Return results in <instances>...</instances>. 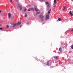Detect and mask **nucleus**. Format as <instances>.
Wrapping results in <instances>:
<instances>
[{"instance_id": "1", "label": "nucleus", "mask_w": 73, "mask_h": 73, "mask_svg": "<svg viewBox=\"0 0 73 73\" xmlns=\"http://www.w3.org/2000/svg\"><path fill=\"white\" fill-rule=\"evenodd\" d=\"M38 17L40 19L41 21H44V17L43 15H40Z\"/></svg>"}, {"instance_id": "2", "label": "nucleus", "mask_w": 73, "mask_h": 73, "mask_svg": "<svg viewBox=\"0 0 73 73\" xmlns=\"http://www.w3.org/2000/svg\"><path fill=\"white\" fill-rule=\"evenodd\" d=\"M18 24H19V25L20 24H21V22H18V23L15 24H13V23H11V25H13L11 26L10 27H15V26H16V25H18Z\"/></svg>"}, {"instance_id": "3", "label": "nucleus", "mask_w": 73, "mask_h": 73, "mask_svg": "<svg viewBox=\"0 0 73 73\" xmlns=\"http://www.w3.org/2000/svg\"><path fill=\"white\" fill-rule=\"evenodd\" d=\"M46 5H47V7L49 8V7H50V4H49V2H47L46 3Z\"/></svg>"}, {"instance_id": "4", "label": "nucleus", "mask_w": 73, "mask_h": 73, "mask_svg": "<svg viewBox=\"0 0 73 73\" xmlns=\"http://www.w3.org/2000/svg\"><path fill=\"white\" fill-rule=\"evenodd\" d=\"M49 19V15H46V20H48Z\"/></svg>"}, {"instance_id": "5", "label": "nucleus", "mask_w": 73, "mask_h": 73, "mask_svg": "<svg viewBox=\"0 0 73 73\" xmlns=\"http://www.w3.org/2000/svg\"><path fill=\"white\" fill-rule=\"evenodd\" d=\"M36 8H37V7L36 6H35L34 7L35 9L36 12H38V10Z\"/></svg>"}, {"instance_id": "6", "label": "nucleus", "mask_w": 73, "mask_h": 73, "mask_svg": "<svg viewBox=\"0 0 73 73\" xmlns=\"http://www.w3.org/2000/svg\"><path fill=\"white\" fill-rule=\"evenodd\" d=\"M8 16L9 19H11V15L10 13H8Z\"/></svg>"}, {"instance_id": "7", "label": "nucleus", "mask_w": 73, "mask_h": 73, "mask_svg": "<svg viewBox=\"0 0 73 73\" xmlns=\"http://www.w3.org/2000/svg\"><path fill=\"white\" fill-rule=\"evenodd\" d=\"M66 7H63V8L62 9V10L63 11H64L65 10V9H66Z\"/></svg>"}, {"instance_id": "8", "label": "nucleus", "mask_w": 73, "mask_h": 73, "mask_svg": "<svg viewBox=\"0 0 73 73\" xmlns=\"http://www.w3.org/2000/svg\"><path fill=\"white\" fill-rule=\"evenodd\" d=\"M19 7H20V10H22V6H21V5H20L19 6Z\"/></svg>"}, {"instance_id": "9", "label": "nucleus", "mask_w": 73, "mask_h": 73, "mask_svg": "<svg viewBox=\"0 0 73 73\" xmlns=\"http://www.w3.org/2000/svg\"><path fill=\"white\" fill-rule=\"evenodd\" d=\"M70 14V15H71V16H73V14H72V11H70L69 12Z\"/></svg>"}, {"instance_id": "10", "label": "nucleus", "mask_w": 73, "mask_h": 73, "mask_svg": "<svg viewBox=\"0 0 73 73\" xmlns=\"http://www.w3.org/2000/svg\"><path fill=\"white\" fill-rule=\"evenodd\" d=\"M17 8H19V7L20 5V4L19 3H17Z\"/></svg>"}, {"instance_id": "11", "label": "nucleus", "mask_w": 73, "mask_h": 73, "mask_svg": "<svg viewBox=\"0 0 73 73\" xmlns=\"http://www.w3.org/2000/svg\"><path fill=\"white\" fill-rule=\"evenodd\" d=\"M49 65V61H47V62L46 64V65Z\"/></svg>"}, {"instance_id": "12", "label": "nucleus", "mask_w": 73, "mask_h": 73, "mask_svg": "<svg viewBox=\"0 0 73 73\" xmlns=\"http://www.w3.org/2000/svg\"><path fill=\"white\" fill-rule=\"evenodd\" d=\"M30 9L32 11H35V9L33 8H31Z\"/></svg>"}, {"instance_id": "13", "label": "nucleus", "mask_w": 73, "mask_h": 73, "mask_svg": "<svg viewBox=\"0 0 73 73\" xmlns=\"http://www.w3.org/2000/svg\"><path fill=\"white\" fill-rule=\"evenodd\" d=\"M59 51H60V52H61L62 51H61V48H59Z\"/></svg>"}, {"instance_id": "14", "label": "nucleus", "mask_w": 73, "mask_h": 73, "mask_svg": "<svg viewBox=\"0 0 73 73\" xmlns=\"http://www.w3.org/2000/svg\"><path fill=\"white\" fill-rule=\"evenodd\" d=\"M25 9L24 10V12H25L27 11V9H26L25 7Z\"/></svg>"}, {"instance_id": "15", "label": "nucleus", "mask_w": 73, "mask_h": 73, "mask_svg": "<svg viewBox=\"0 0 73 73\" xmlns=\"http://www.w3.org/2000/svg\"><path fill=\"white\" fill-rule=\"evenodd\" d=\"M61 19L60 18H58V20H57V21H61Z\"/></svg>"}, {"instance_id": "16", "label": "nucleus", "mask_w": 73, "mask_h": 73, "mask_svg": "<svg viewBox=\"0 0 73 73\" xmlns=\"http://www.w3.org/2000/svg\"><path fill=\"white\" fill-rule=\"evenodd\" d=\"M56 2H57V1H56V0H54V4H56Z\"/></svg>"}, {"instance_id": "17", "label": "nucleus", "mask_w": 73, "mask_h": 73, "mask_svg": "<svg viewBox=\"0 0 73 73\" xmlns=\"http://www.w3.org/2000/svg\"><path fill=\"white\" fill-rule=\"evenodd\" d=\"M71 47V49H73V45H72L70 46Z\"/></svg>"}, {"instance_id": "18", "label": "nucleus", "mask_w": 73, "mask_h": 73, "mask_svg": "<svg viewBox=\"0 0 73 73\" xmlns=\"http://www.w3.org/2000/svg\"><path fill=\"white\" fill-rule=\"evenodd\" d=\"M54 57L55 59H56L57 58V56H54Z\"/></svg>"}, {"instance_id": "19", "label": "nucleus", "mask_w": 73, "mask_h": 73, "mask_svg": "<svg viewBox=\"0 0 73 73\" xmlns=\"http://www.w3.org/2000/svg\"><path fill=\"white\" fill-rule=\"evenodd\" d=\"M48 9H49V7H46V11L48 10Z\"/></svg>"}, {"instance_id": "20", "label": "nucleus", "mask_w": 73, "mask_h": 73, "mask_svg": "<svg viewBox=\"0 0 73 73\" xmlns=\"http://www.w3.org/2000/svg\"><path fill=\"white\" fill-rule=\"evenodd\" d=\"M27 14H25V17H27Z\"/></svg>"}, {"instance_id": "21", "label": "nucleus", "mask_w": 73, "mask_h": 73, "mask_svg": "<svg viewBox=\"0 0 73 73\" xmlns=\"http://www.w3.org/2000/svg\"><path fill=\"white\" fill-rule=\"evenodd\" d=\"M40 13V12H37L36 13V15H38V14H39V13Z\"/></svg>"}, {"instance_id": "22", "label": "nucleus", "mask_w": 73, "mask_h": 73, "mask_svg": "<svg viewBox=\"0 0 73 73\" xmlns=\"http://www.w3.org/2000/svg\"><path fill=\"white\" fill-rule=\"evenodd\" d=\"M53 5V7H56V5H55V4H54Z\"/></svg>"}, {"instance_id": "23", "label": "nucleus", "mask_w": 73, "mask_h": 73, "mask_svg": "<svg viewBox=\"0 0 73 73\" xmlns=\"http://www.w3.org/2000/svg\"><path fill=\"white\" fill-rule=\"evenodd\" d=\"M3 29V28H2V27H1V28H0V30H2V29Z\"/></svg>"}, {"instance_id": "24", "label": "nucleus", "mask_w": 73, "mask_h": 73, "mask_svg": "<svg viewBox=\"0 0 73 73\" xmlns=\"http://www.w3.org/2000/svg\"><path fill=\"white\" fill-rule=\"evenodd\" d=\"M44 0H40V1L41 2H42V1H43Z\"/></svg>"}, {"instance_id": "25", "label": "nucleus", "mask_w": 73, "mask_h": 73, "mask_svg": "<svg viewBox=\"0 0 73 73\" xmlns=\"http://www.w3.org/2000/svg\"><path fill=\"white\" fill-rule=\"evenodd\" d=\"M50 13V11H49L48 12V14H49V13Z\"/></svg>"}, {"instance_id": "26", "label": "nucleus", "mask_w": 73, "mask_h": 73, "mask_svg": "<svg viewBox=\"0 0 73 73\" xmlns=\"http://www.w3.org/2000/svg\"><path fill=\"white\" fill-rule=\"evenodd\" d=\"M30 11V9H29L28 10V11H29V12Z\"/></svg>"}, {"instance_id": "27", "label": "nucleus", "mask_w": 73, "mask_h": 73, "mask_svg": "<svg viewBox=\"0 0 73 73\" xmlns=\"http://www.w3.org/2000/svg\"><path fill=\"white\" fill-rule=\"evenodd\" d=\"M10 1L11 2L12 1V0H10Z\"/></svg>"}, {"instance_id": "28", "label": "nucleus", "mask_w": 73, "mask_h": 73, "mask_svg": "<svg viewBox=\"0 0 73 73\" xmlns=\"http://www.w3.org/2000/svg\"><path fill=\"white\" fill-rule=\"evenodd\" d=\"M7 27L8 28V27H9V26H8V25H7Z\"/></svg>"}, {"instance_id": "29", "label": "nucleus", "mask_w": 73, "mask_h": 73, "mask_svg": "<svg viewBox=\"0 0 73 73\" xmlns=\"http://www.w3.org/2000/svg\"><path fill=\"white\" fill-rule=\"evenodd\" d=\"M16 1H19V0H15Z\"/></svg>"}, {"instance_id": "30", "label": "nucleus", "mask_w": 73, "mask_h": 73, "mask_svg": "<svg viewBox=\"0 0 73 73\" xmlns=\"http://www.w3.org/2000/svg\"><path fill=\"white\" fill-rule=\"evenodd\" d=\"M51 11V9H50V10H49V11L50 12V11Z\"/></svg>"}, {"instance_id": "31", "label": "nucleus", "mask_w": 73, "mask_h": 73, "mask_svg": "<svg viewBox=\"0 0 73 73\" xmlns=\"http://www.w3.org/2000/svg\"><path fill=\"white\" fill-rule=\"evenodd\" d=\"M12 12H13V10H12Z\"/></svg>"}, {"instance_id": "32", "label": "nucleus", "mask_w": 73, "mask_h": 73, "mask_svg": "<svg viewBox=\"0 0 73 73\" xmlns=\"http://www.w3.org/2000/svg\"><path fill=\"white\" fill-rule=\"evenodd\" d=\"M71 31H72V32H73V29Z\"/></svg>"}, {"instance_id": "33", "label": "nucleus", "mask_w": 73, "mask_h": 73, "mask_svg": "<svg viewBox=\"0 0 73 73\" xmlns=\"http://www.w3.org/2000/svg\"><path fill=\"white\" fill-rule=\"evenodd\" d=\"M1 13V11L0 10V13Z\"/></svg>"}, {"instance_id": "34", "label": "nucleus", "mask_w": 73, "mask_h": 73, "mask_svg": "<svg viewBox=\"0 0 73 73\" xmlns=\"http://www.w3.org/2000/svg\"><path fill=\"white\" fill-rule=\"evenodd\" d=\"M1 24H0V27H1Z\"/></svg>"}, {"instance_id": "35", "label": "nucleus", "mask_w": 73, "mask_h": 73, "mask_svg": "<svg viewBox=\"0 0 73 73\" xmlns=\"http://www.w3.org/2000/svg\"><path fill=\"white\" fill-rule=\"evenodd\" d=\"M13 19H14V17H13Z\"/></svg>"}, {"instance_id": "36", "label": "nucleus", "mask_w": 73, "mask_h": 73, "mask_svg": "<svg viewBox=\"0 0 73 73\" xmlns=\"http://www.w3.org/2000/svg\"><path fill=\"white\" fill-rule=\"evenodd\" d=\"M20 27H21V26H20Z\"/></svg>"}]
</instances>
